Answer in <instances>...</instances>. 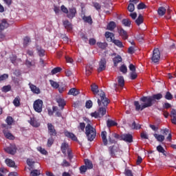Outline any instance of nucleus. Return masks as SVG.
<instances>
[{"label":"nucleus","mask_w":176,"mask_h":176,"mask_svg":"<svg viewBox=\"0 0 176 176\" xmlns=\"http://www.w3.org/2000/svg\"><path fill=\"white\" fill-rule=\"evenodd\" d=\"M162 98H163V95L162 94H154L152 96H143L140 98V101H142V102H144L142 105L140 104V102L138 101L134 102L135 111H144L145 108L152 107L155 100H162Z\"/></svg>","instance_id":"nucleus-1"},{"label":"nucleus","mask_w":176,"mask_h":176,"mask_svg":"<svg viewBox=\"0 0 176 176\" xmlns=\"http://www.w3.org/2000/svg\"><path fill=\"white\" fill-rule=\"evenodd\" d=\"M111 102V100L108 98L104 99L102 96V99L98 98V105L99 107L98 109L93 113H91V118H95V119H98L104 118L107 115V109H108V104Z\"/></svg>","instance_id":"nucleus-2"},{"label":"nucleus","mask_w":176,"mask_h":176,"mask_svg":"<svg viewBox=\"0 0 176 176\" xmlns=\"http://www.w3.org/2000/svg\"><path fill=\"white\" fill-rule=\"evenodd\" d=\"M85 135L88 141L91 142L94 141V138L97 136V130L91 124L88 123L85 128Z\"/></svg>","instance_id":"nucleus-3"},{"label":"nucleus","mask_w":176,"mask_h":176,"mask_svg":"<svg viewBox=\"0 0 176 176\" xmlns=\"http://www.w3.org/2000/svg\"><path fill=\"white\" fill-rule=\"evenodd\" d=\"M91 90L96 96V98H99L100 100H102V97L104 99L107 98L105 96V92H104L102 90H99L97 85L92 84L91 86Z\"/></svg>","instance_id":"nucleus-4"},{"label":"nucleus","mask_w":176,"mask_h":176,"mask_svg":"<svg viewBox=\"0 0 176 176\" xmlns=\"http://www.w3.org/2000/svg\"><path fill=\"white\" fill-rule=\"evenodd\" d=\"M151 60L154 64H159V62L160 61V51L159 50V48L153 50Z\"/></svg>","instance_id":"nucleus-5"},{"label":"nucleus","mask_w":176,"mask_h":176,"mask_svg":"<svg viewBox=\"0 0 176 176\" xmlns=\"http://www.w3.org/2000/svg\"><path fill=\"white\" fill-rule=\"evenodd\" d=\"M42 107H43V101L42 100L38 99L34 102L33 108L38 113L42 112Z\"/></svg>","instance_id":"nucleus-6"},{"label":"nucleus","mask_w":176,"mask_h":176,"mask_svg":"<svg viewBox=\"0 0 176 176\" xmlns=\"http://www.w3.org/2000/svg\"><path fill=\"white\" fill-rule=\"evenodd\" d=\"M78 12L76 11V8L72 7L69 8L67 12V19H69V20H72L75 16H76V14Z\"/></svg>","instance_id":"nucleus-7"},{"label":"nucleus","mask_w":176,"mask_h":176,"mask_svg":"<svg viewBox=\"0 0 176 176\" xmlns=\"http://www.w3.org/2000/svg\"><path fill=\"white\" fill-rule=\"evenodd\" d=\"M107 68V59L105 58H102L99 61V67L98 68V72H102L105 71Z\"/></svg>","instance_id":"nucleus-8"},{"label":"nucleus","mask_w":176,"mask_h":176,"mask_svg":"<svg viewBox=\"0 0 176 176\" xmlns=\"http://www.w3.org/2000/svg\"><path fill=\"white\" fill-rule=\"evenodd\" d=\"M114 89H118V87H121V89H123L124 87V78L123 76H120L118 77V84L114 83L113 85Z\"/></svg>","instance_id":"nucleus-9"},{"label":"nucleus","mask_w":176,"mask_h":176,"mask_svg":"<svg viewBox=\"0 0 176 176\" xmlns=\"http://www.w3.org/2000/svg\"><path fill=\"white\" fill-rule=\"evenodd\" d=\"M47 129L48 133L50 134V137H56V135H57V131L52 123L47 124Z\"/></svg>","instance_id":"nucleus-10"},{"label":"nucleus","mask_w":176,"mask_h":176,"mask_svg":"<svg viewBox=\"0 0 176 176\" xmlns=\"http://www.w3.org/2000/svg\"><path fill=\"white\" fill-rule=\"evenodd\" d=\"M5 151L7 153H9V155H16V153L17 152V147L16 146V144H12L7 147Z\"/></svg>","instance_id":"nucleus-11"},{"label":"nucleus","mask_w":176,"mask_h":176,"mask_svg":"<svg viewBox=\"0 0 176 176\" xmlns=\"http://www.w3.org/2000/svg\"><path fill=\"white\" fill-rule=\"evenodd\" d=\"M121 138L122 141H125V142H133V135L130 133L122 134Z\"/></svg>","instance_id":"nucleus-12"},{"label":"nucleus","mask_w":176,"mask_h":176,"mask_svg":"<svg viewBox=\"0 0 176 176\" xmlns=\"http://www.w3.org/2000/svg\"><path fill=\"white\" fill-rule=\"evenodd\" d=\"M60 151L62 153H63V155L66 156L67 152H68V151H71V149H69V144H68V143L67 142L62 143L60 146Z\"/></svg>","instance_id":"nucleus-13"},{"label":"nucleus","mask_w":176,"mask_h":176,"mask_svg":"<svg viewBox=\"0 0 176 176\" xmlns=\"http://www.w3.org/2000/svg\"><path fill=\"white\" fill-rule=\"evenodd\" d=\"M29 87H30L31 91H32V93H34V94H41V89H39V87H36V85L30 82Z\"/></svg>","instance_id":"nucleus-14"},{"label":"nucleus","mask_w":176,"mask_h":176,"mask_svg":"<svg viewBox=\"0 0 176 176\" xmlns=\"http://www.w3.org/2000/svg\"><path fill=\"white\" fill-rule=\"evenodd\" d=\"M64 134L67 138H70V140L72 141H78V138H76V135H75V134L73 133H71L68 131H65Z\"/></svg>","instance_id":"nucleus-15"},{"label":"nucleus","mask_w":176,"mask_h":176,"mask_svg":"<svg viewBox=\"0 0 176 176\" xmlns=\"http://www.w3.org/2000/svg\"><path fill=\"white\" fill-rule=\"evenodd\" d=\"M28 123L33 127H39L41 126V124L38 122L36 118H30V120H28Z\"/></svg>","instance_id":"nucleus-16"},{"label":"nucleus","mask_w":176,"mask_h":176,"mask_svg":"<svg viewBox=\"0 0 176 176\" xmlns=\"http://www.w3.org/2000/svg\"><path fill=\"white\" fill-rule=\"evenodd\" d=\"M9 27V23L6 21V19H3L1 23H0V32H2L3 30H6Z\"/></svg>","instance_id":"nucleus-17"},{"label":"nucleus","mask_w":176,"mask_h":176,"mask_svg":"<svg viewBox=\"0 0 176 176\" xmlns=\"http://www.w3.org/2000/svg\"><path fill=\"white\" fill-rule=\"evenodd\" d=\"M63 26L67 31H72V23L69 22L68 20H65L63 21Z\"/></svg>","instance_id":"nucleus-18"},{"label":"nucleus","mask_w":176,"mask_h":176,"mask_svg":"<svg viewBox=\"0 0 176 176\" xmlns=\"http://www.w3.org/2000/svg\"><path fill=\"white\" fill-rule=\"evenodd\" d=\"M170 116V118H172L171 122L173 124L176 125V109H172Z\"/></svg>","instance_id":"nucleus-19"},{"label":"nucleus","mask_w":176,"mask_h":176,"mask_svg":"<svg viewBox=\"0 0 176 176\" xmlns=\"http://www.w3.org/2000/svg\"><path fill=\"white\" fill-rule=\"evenodd\" d=\"M118 32H119L120 36H122V39H124V41H126V39H127V38H129L127 32H126V30H124L123 28L120 29L118 30Z\"/></svg>","instance_id":"nucleus-20"},{"label":"nucleus","mask_w":176,"mask_h":176,"mask_svg":"<svg viewBox=\"0 0 176 176\" xmlns=\"http://www.w3.org/2000/svg\"><path fill=\"white\" fill-rule=\"evenodd\" d=\"M56 102L58 104V107L61 108V109H64V107L66 105L65 100L61 98L56 99Z\"/></svg>","instance_id":"nucleus-21"},{"label":"nucleus","mask_w":176,"mask_h":176,"mask_svg":"<svg viewBox=\"0 0 176 176\" xmlns=\"http://www.w3.org/2000/svg\"><path fill=\"white\" fill-rule=\"evenodd\" d=\"M5 163L7 164V166L8 167H14L15 168H16V167H17V166H16V163L14 162V161L10 160L9 158L6 159Z\"/></svg>","instance_id":"nucleus-22"},{"label":"nucleus","mask_w":176,"mask_h":176,"mask_svg":"<svg viewBox=\"0 0 176 176\" xmlns=\"http://www.w3.org/2000/svg\"><path fill=\"white\" fill-rule=\"evenodd\" d=\"M113 62L114 67H118V64H119V63H122V56H120V55H118L117 56L114 57L113 58Z\"/></svg>","instance_id":"nucleus-23"},{"label":"nucleus","mask_w":176,"mask_h":176,"mask_svg":"<svg viewBox=\"0 0 176 176\" xmlns=\"http://www.w3.org/2000/svg\"><path fill=\"white\" fill-rule=\"evenodd\" d=\"M101 138L104 145H108V140L107 139V131H104L101 133Z\"/></svg>","instance_id":"nucleus-24"},{"label":"nucleus","mask_w":176,"mask_h":176,"mask_svg":"<svg viewBox=\"0 0 176 176\" xmlns=\"http://www.w3.org/2000/svg\"><path fill=\"white\" fill-rule=\"evenodd\" d=\"M77 129L80 133H85V129H86V124L85 122H80Z\"/></svg>","instance_id":"nucleus-25"},{"label":"nucleus","mask_w":176,"mask_h":176,"mask_svg":"<svg viewBox=\"0 0 176 176\" xmlns=\"http://www.w3.org/2000/svg\"><path fill=\"white\" fill-rule=\"evenodd\" d=\"M84 162L85 166L87 167L88 170H91V168H93V162H91V161H90L88 159H85Z\"/></svg>","instance_id":"nucleus-26"},{"label":"nucleus","mask_w":176,"mask_h":176,"mask_svg":"<svg viewBox=\"0 0 176 176\" xmlns=\"http://www.w3.org/2000/svg\"><path fill=\"white\" fill-rule=\"evenodd\" d=\"M82 20L83 21H85V23H88V24H89L90 25H91V24H93V19H91V16H82Z\"/></svg>","instance_id":"nucleus-27"},{"label":"nucleus","mask_w":176,"mask_h":176,"mask_svg":"<svg viewBox=\"0 0 176 176\" xmlns=\"http://www.w3.org/2000/svg\"><path fill=\"white\" fill-rule=\"evenodd\" d=\"M36 50L39 57H43L45 56V50L42 49V47L36 45Z\"/></svg>","instance_id":"nucleus-28"},{"label":"nucleus","mask_w":176,"mask_h":176,"mask_svg":"<svg viewBox=\"0 0 176 176\" xmlns=\"http://www.w3.org/2000/svg\"><path fill=\"white\" fill-rule=\"evenodd\" d=\"M67 94L69 96H78V94H79V90L76 89V88H72L69 89Z\"/></svg>","instance_id":"nucleus-29"},{"label":"nucleus","mask_w":176,"mask_h":176,"mask_svg":"<svg viewBox=\"0 0 176 176\" xmlns=\"http://www.w3.org/2000/svg\"><path fill=\"white\" fill-rule=\"evenodd\" d=\"M137 25H141L144 23V16L140 14L136 20L135 21Z\"/></svg>","instance_id":"nucleus-30"},{"label":"nucleus","mask_w":176,"mask_h":176,"mask_svg":"<svg viewBox=\"0 0 176 176\" xmlns=\"http://www.w3.org/2000/svg\"><path fill=\"white\" fill-rule=\"evenodd\" d=\"M153 136L157 140V141H158V142H163V141H164L165 140L164 135H159L157 133H155Z\"/></svg>","instance_id":"nucleus-31"},{"label":"nucleus","mask_w":176,"mask_h":176,"mask_svg":"<svg viewBox=\"0 0 176 176\" xmlns=\"http://www.w3.org/2000/svg\"><path fill=\"white\" fill-rule=\"evenodd\" d=\"M85 71H86V75L87 76L91 75V72H93V65H87L85 68Z\"/></svg>","instance_id":"nucleus-32"},{"label":"nucleus","mask_w":176,"mask_h":176,"mask_svg":"<svg viewBox=\"0 0 176 176\" xmlns=\"http://www.w3.org/2000/svg\"><path fill=\"white\" fill-rule=\"evenodd\" d=\"M21 101V99L20 98V96H16L14 100H13V104L14 107H20L21 105V103L20 102Z\"/></svg>","instance_id":"nucleus-33"},{"label":"nucleus","mask_w":176,"mask_h":176,"mask_svg":"<svg viewBox=\"0 0 176 176\" xmlns=\"http://www.w3.org/2000/svg\"><path fill=\"white\" fill-rule=\"evenodd\" d=\"M116 28V23L113 21H111L108 25H107V30L109 31H113Z\"/></svg>","instance_id":"nucleus-34"},{"label":"nucleus","mask_w":176,"mask_h":176,"mask_svg":"<svg viewBox=\"0 0 176 176\" xmlns=\"http://www.w3.org/2000/svg\"><path fill=\"white\" fill-rule=\"evenodd\" d=\"M157 152H159V153H162V155H164V156H167L166 150H164V148H163V146H162V145H159L157 146Z\"/></svg>","instance_id":"nucleus-35"},{"label":"nucleus","mask_w":176,"mask_h":176,"mask_svg":"<svg viewBox=\"0 0 176 176\" xmlns=\"http://www.w3.org/2000/svg\"><path fill=\"white\" fill-rule=\"evenodd\" d=\"M166 8L164 7H160L157 10V13L159 16H164L166 14Z\"/></svg>","instance_id":"nucleus-36"},{"label":"nucleus","mask_w":176,"mask_h":176,"mask_svg":"<svg viewBox=\"0 0 176 176\" xmlns=\"http://www.w3.org/2000/svg\"><path fill=\"white\" fill-rule=\"evenodd\" d=\"M109 153L111 157L115 156V153L116 152V146H112L109 148Z\"/></svg>","instance_id":"nucleus-37"},{"label":"nucleus","mask_w":176,"mask_h":176,"mask_svg":"<svg viewBox=\"0 0 176 176\" xmlns=\"http://www.w3.org/2000/svg\"><path fill=\"white\" fill-rule=\"evenodd\" d=\"M107 127H112L113 126H118V123L112 120H108L107 122Z\"/></svg>","instance_id":"nucleus-38"},{"label":"nucleus","mask_w":176,"mask_h":176,"mask_svg":"<svg viewBox=\"0 0 176 176\" xmlns=\"http://www.w3.org/2000/svg\"><path fill=\"white\" fill-rule=\"evenodd\" d=\"M3 133H4L5 137L8 140H14V135H13V134H12L10 132L3 131Z\"/></svg>","instance_id":"nucleus-39"},{"label":"nucleus","mask_w":176,"mask_h":176,"mask_svg":"<svg viewBox=\"0 0 176 176\" xmlns=\"http://www.w3.org/2000/svg\"><path fill=\"white\" fill-rule=\"evenodd\" d=\"M122 23L125 27H130V25H131V21H130L129 19H123Z\"/></svg>","instance_id":"nucleus-40"},{"label":"nucleus","mask_w":176,"mask_h":176,"mask_svg":"<svg viewBox=\"0 0 176 176\" xmlns=\"http://www.w3.org/2000/svg\"><path fill=\"white\" fill-rule=\"evenodd\" d=\"M50 83L54 89H58L60 87V85L58 84L57 82L53 80H50Z\"/></svg>","instance_id":"nucleus-41"},{"label":"nucleus","mask_w":176,"mask_h":176,"mask_svg":"<svg viewBox=\"0 0 176 176\" xmlns=\"http://www.w3.org/2000/svg\"><path fill=\"white\" fill-rule=\"evenodd\" d=\"M127 10H129V12H131V13H133V12L135 10V6H134V3H129L127 7Z\"/></svg>","instance_id":"nucleus-42"},{"label":"nucleus","mask_w":176,"mask_h":176,"mask_svg":"<svg viewBox=\"0 0 176 176\" xmlns=\"http://www.w3.org/2000/svg\"><path fill=\"white\" fill-rule=\"evenodd\" d=\"M97 45L98 47H100V49L105 50V49H107V46H108V44H107V43L98 42Z\"/></svg>","instance_id":"nucleus-43"},{"label":"nucleus","mask_w":176,"mask_h":176,"mask_svg":"<svg viewBox=\"0 0 176 176\" xmlns=\"http://www.w3.org/2000/svg\"><path fill=\"white\" fill-rule=\"evenodd\" d=\"M61 71H63V69L60 67H57L52 70L51 74L52 75H56V74H58V72H61Z\"/></svg>","instance_id":"nucleus-44"},{"label":"nucleus","mask_w":176,"mask_h":176,"mask_svg":"<svg viewBox=\"0 0 176 176\" xmlns=\"http://www.w3.org/2000/svg\"><path fill=\"white\" fill-rule=\"evenodd\" d=\"M54 144V138H53V136H51L48 140L47 142V146L48 148H50Z\"/></svg>","instance_id":"nucleus-45"},{"label":"nucleus","mask_w":176,"mask_h":176,"mask_svg":"<svg viewBox=\"0 0 176 176\" xmlns=\"http://www.w3.org/2000/svg\"><path fill=\"white\" fill-rule=\"evenodd\" d=\"M113 43H114V45H116L118 47H123V43L119 40H113Z\"/></svg>","instance_id":"nucleus-46"},{"label":"nucleus","mask_w":176,"mask_h":176,"mask_svg":"<svg viewBox=\"0 0 176 176\" xmlns=\"http://www.w3.org/2000/svg\"><path fill=\"white\" fill-rule=\"evenodd\" d=\"M25 65H26V67H28V68H31V67H35V63L34 62L28 60V59L25 60Z\"/></svg>","instance_id":"nucleus-47"},{"label":"nucleus","mask_w":176,"mask_h":176,"mask_svg":"<svg viewBox=\"0 0 176 176\" xmlns=\"http://www.w3.org/2000/svg\"><path fill=\"white\" fill-rule=\"evenodd\" d=\"M1 90L3 93H8V91L12 90V87L10 85H6L2 87Z\"/></svg>","instance_id":"nucleus-48"},{"label":"nucleus","mask_w":176,"mask_h":176,"mask_svg":"<svg viewBox=\"0 0 176 176\" xmlns=\"http://www.w3.org/2000/svg\"><path fill=\"white\" fill-rule=\"evenodd\" d=\"M31 176H38L41 175V170H33L30 172Z\"/></svg>","instance_id":"nucleus-49"},{"label":"nucleus","mask_w":176,"mask_h":176,"mask_svg":"<svg viewBox=\"0 0 176 176\" xmlns=\"http://www.w3.org/2000/svg\"><path fill=\"white\" fill-rule=\"evenodd\" d=\"M165 99L166 100H173V94H171V93L170 91H167L165 94Z\"/></svg>","instance_id":"nucleus-50"},{"label":"nucleus","mask_w":176,"mask_h":176,"mask_svg":"<svg viewBox=\"0 0 176 176\" xmlns=\"http://www.w3.org/2000/svg\"><path fill=\"white\" fill-rule=\"evenodd\" d=\"M60 166H62V167H69V166H71V163L67 161V160H63Z\"/></svg>","instance_id":"nucleus-51"},{"label":"nucleus","mask_w":176,"mask_h":176,"mask_svg":"<svg viewBox=\"0 0 176 176\" xmlns=\"http://www.w3.org/2000/svg\"><path fill=\"white\" fill-rule=\"evenodd\" d=\"M132 129L133 130H140V129H141V125L135 123V121H134L132 124Z\"/></svg>","instance_id":"nucleus-52"},{"label":"nucleus","mask_w":176,"mask_h":176,"mask_svg":"<svg viewBox=\"0 0 176 176\" xmlns=\"http://www.w3.org/2000/svg\"><path fill=\"white\" fill-rule=\"evenodd\" d=\"M37 150L38 151V152L41 153L42 155H47V151L42 148V146H38L37 148Z\"/></svg>","instance_id":"nucleus-53"},{"label":"nucleus","mask_w":176,"mask_h":176,"mask_svg":"<svg viewBox=\"0 0 176 176\" xmlns=\"http://www.w3.org/2000/svg\"><path fill=\"white\" fill-rule=\"evenodd\" d=\"M120 71V72H122V74H127V67L125 65H121Z\"/></svg>","instance_id":"nucleus-54"},{"label":"nucleus","mask_w":176,"mask_h":176,"mask_svg":"<svg viewBox=\"0 0 176 176\" xmlns=\"http://www.w3.org/2000/svg\"><path fill=\"white\" fill-rule=\"evenodd\" d=\"M30 42H31V38H30V37L26 36L23 38V45L25 46H28Z\"/></svg>","instance_id":"nucleus-55"},{"label":"nucleus","mask_w":176,"mask_h":176,"mask_svg":"<svg viewBox=\"0 0 176 176\" xmlns=\"http://www.w3.org/2000/svg\"><path fill=\"white\" fill-rule=\"evenodd\" d=\"M145 35L142 34H138L135 37V38L137 39V41H138L139 42H142V41H144V38Z\"/></svg>","instance_id":"nucleus-56"},{"label":"nucleus","mask_w":176,"mask_h":176,"mask_svg":"<svg viewBox=\"0 0 176 176\" xmlns=\"http://www.w3.org/2000/svg\"><path fill=\"white\" fill-rule=\"evenodd\" d=\"M6 123L8 124V126H12L13 123V118H12V116L7 117Z\"/></svg>","instance_id":"nucleus-57"},{"label":"nucleus","mask_w":176,"mask_h":176,"mask_svg":"<svg viewBox=\"0 0 176 176\" xmlns=\"http://www.w3.org/2000/svg\"><path fill=\"white\" fill-rule=\"evenodd\" d=\"M130 76L132 80H135V79H137V78L138 77V74H137L135 72H131Z\"/></svg>","instance_id":"nucleus-58"},{"label":"nucleus","mask_w":176,"mask_h":176,"mask_svg":"<svg viewBox=\"0 0 176 176\" xmlns=\"http://www.w3.org/2000/svg\"><path fill=\"white\" fill-rule=\"evenodd\" d=\"M87 167H86L85 165H82L80 167V174H85L87 171Z\"/></svg>","instance_id":"nucleus-59"},{"label":"nucleus","mask_w":176,"mask_h":176,"mask_svg":"<svg viewBox=\"0 0 176 176\" xmlns=\"http://www.w3.org/2000/svg\"><path fill=\"white\" fill-rule=\"evenodd\" d=\"M142 9H146V5H145V3H140L138 5V10H141Z\"/></svg>","instance_id":"nucleus-60"},{"label":"nucleus","mask_w":176,"mask_h":176,"mask_svg":"<svg viewBox=\"0 0 176 176\" xmlns=\"http://www.w3.org/2000/svg\"><path fill=\"white\" fill-rule=\"evenodd\" d=\"M85 107L88 109H90V108H91V107H93V102H91V100H87L85 103Z\"/></svg>","instance_id":"nucleus-61"},{"label":"nucleus","mask_w":176,"mask_h":176,"mask_svg":"<svg viewBox=\"0 0 176 176\" xmlns=\"http://www.w3.org/2000/svg\"><path fill=\"white\" fill-rule=\"evenodd\" d=\"M67 157L69 160L71 162L72 160L74 155H72V150H68L67 151Z\"/></svg>","instance_id":"nucleus-62"},{"label":"nucleus","mask_w":176,"mask_h":176,"mask_svg":"<svg viewBox=\"0 0 176 176\" xmlns=\"http://www.w3.org/2000/svg\"><path fill=\"white\" fill-rule=\"evenodd\" d=\"M60 10L61 12H63V13H65V14H67V13H68V8H67V7H65V6L62 5L60 6Z\"/></svg>","instance_id":"nucleus-63"},{"label":"nucleus","mask_w":176,"mask_h":176,"mask_svg":"<svg viewBox=\"0 0 176 176\" xmlns=\"http://www.w3.org/2000/svg\"><path fill=\"white\" fill-rule=\"evenodd\" d=\"M124 174L126 176H134L133 175V171H131L130 169L125 170Z\"/></svg>","instance_id":"nucleus-64"}]
</instances>
